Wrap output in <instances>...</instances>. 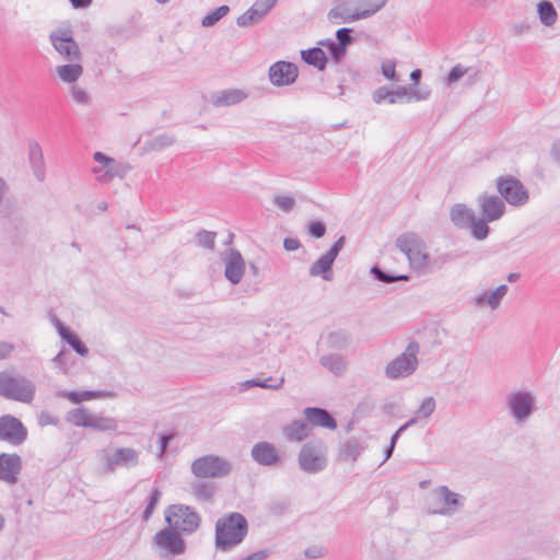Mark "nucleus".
<instances>
[{
    "instance_id": "nucleus-1",
    "label": "nucleus",
    "mask_w": 560,
    "mask_h": 560,
    "mask_svg": "<svg viewBox=\"0 0 560 560\" xmlns=\"http://www.w3.org/2000/svg\"><path fill=\"white\" fill-rule=\"evenodd\" d=\"M248 530L246 518L240 513H231L217 521L215 546L221 550H229L241 544Z\"/></svg>"
},
{
    "instance_id": "nucleus-2",
    "label": "nucleus",
    "mask_w": 560,
    "mask_h": 560,
    "mask_svg": "<svg viewBox=\"0 0 560 560\" xmlns=\"http://www.w3.org/2000/svg\"><path fill=\"white\" fill-rule=\"evenodd\" d=\"M396 247L407 256L409 266L418 272L430 269L431 257L425 242L413 232L399 235L395 242Z\"/></svg>"
},
{
    "instance_id": "nucleus-3",
    "label": "nucleus",
    "mask_w": 560,
    "mask_h": 560,
    "mask_svg": "<svg viewBox=\"0 0 560 560\" xmlns=\"http://www.w3.org/2000/svg\"><path fill=\"white\" fill-rule=\"evenodd\" d=\"M35 393L36 385L25 376L0 372V396L23 404H31Z\"/></svg>"
},
{
    "instance_id": "nucleus-4",
    "label": "nucleus",
    "mask_w": 560,
    "mask_h": 560,
    "mask_svg": "<svg viewBox=\"0 0 560 560\" xmlns=\"http://www.w3.org/2000/svg\"><path fill=\"white\" fill-rule=\"evenodd\" d=\"M165 521L180 535H191L200 527L201 516L189 505L172 504L165 510Z\"/></svg>"
},
{
    "instance_id": "nucleus-5",
    "label": "nucleus",
    "mask_w": 560,
    "mask_h": 560,
    "mask_svg": "<svg viewBox=\"0 0 560 560\" xmlns=\"http://www.w3.org/2000/svg\"><path fill=\"white\" fill-rule=\"evenodd\" d=\"M420 345L410 341L405 351L389 361L385 366V375L389 380H400L412 375L419 365Z\"/></svg>"
},
{
    "instance_id": "nucleus-6",
    "label": "nucleus",
    "mask_w": 560,
    "mask_h": 560,
    "mask_svg": "<svg viewBox=\"0 0 560 560\" xmlns=\"http://www.w3.org/2000/svg\"><path fill=\"white\" fill-rule=\"evenodd\" d=\"M300 468L307 474H317L327 466L326 447L320 440L306 442L299 452Z\"/></svg>"
},
{
    "instance_id": "nucleus-7",
    "label": "nucleus",
    "mask_w": 560,
    "mask_h": 560,
    "mask_svg": "<svg viewBox=\"0 0 560 560\" xmlns=\"http://www.w3.org/2000/svg\"><path fill=\"white\" fill-rule=\"evenodd\" d=\"M431 514L451 516L464 506L465 497L452 491L447 486H439L431 492Z\"/></svg>"
},
{
    "instance_id": "nucleus-8",
    "label": "nucleus",
    "mask_w": 560,
    "mask_h": 560,
    "mask_svg": "<svg viewBox=\"0 0 560 560\" xmlns=\"http://www.w3.org/2000/svg\"><path fill=\"white\" fill-rule=\"evenodd\" d=\"M152 545L163 559H173L186 551L182 535L168 526L153 536Z\"/></svg>"
},
{
    "instance_id": "nucleus-9",
    "label": "nucleus",
    "mask_w": 560,
    "mask_h": 560,
    "mask_svg": "<svg viewBox=\"0 0 560 560\" xmlns=\"http://www.w3.org/2000/svg\"><path fill=\"white\" fill-rule=\"evenodd\" d=\"M505 406L516 423H524L535 411V396L527 389L511 392L505 397Z\"/></svg>"
},
{
    "instance_id": "nucleus-10",
    "label": "nucleus",
    "mask_w": 560,
    "mask_h": 560,
    "mask_svg": "<svg viewBox=\"0 0 560 560\" xmlns=\"http://www.w3.org/2000/svg\"><path fill=\"white\" fill-rule=\"evenodd\" d=\"M231 470L230 462L217 455H205L191 463V472L197 478H221Z\"/></svg>"
},
{
    "instance_id": "nucleus-11",
    "label": "nucleus",
    "mask_w": 560,
    "mask_h": 560,
    "mask_svg": "<svg viewBox=\"0 0 560 560\" xmlns=\"http://www.w3.org/2000/svg\"><path fill=\"white\" fill-rule=\"evenodd\" d=\"M497 190L503 201L514 207H522L528 202L529 194L523 183L513 176L497 178Z\"/></svg>"
},
{
    "instance_id": "nucleus-12",
    "label": "nucleus",
    "mask_w": 560,
    "mask_h": 560,
    "mask_svg": "<svg viewBox=\"0 0 560 560\" xmlns=\"http://www.w3.org/2000/svg\"><path fill=\"white\" fill-rule=\"evenodd\" d=\"M346 243V237L340 236L330 249L320 256L311 267H310V276L311 277H322L325 281H331L334 278L332 273V265L335 259L337 258L340 250L343 248Z\"/></svg>"
},
{
    "instance_id": "nucleus-13",
    "label": "nucleus",
    "mask_w": 560,
    "mask_h": 560,
    "mask_svg": "<svg viewBox=\"0 0 560 560\" xmlns=\"http://www.w3.org/2000/svg\"><path fill=\"white\" fill-rule=\"evenodd\" d=\"M27 429L20 419L11 415L0 417V441L18 446L27 439Z\"/></svg>"
},
{
    "instance_id": "nucleus-14",
    "label": "nucleus",
    "mask_w": 560,
    "mask_h": 560,
    "mask_svg": "<svg viewBox=\"0 0 560 560\" xmlns=\"http://www.w3.org/2000/svg\"><path fill=\"white\" fill-rule=\"evenodd\" d=\"M387 1L388 0H378V2L372 4L370 9L354 12H350L345 5H337L329 10L327 16L334 24L354 22L374 15L386 5Z\"/></svg>"
},
{
    "instance_id": "nucleus-15",
    "label": "nucleus",
    "mask_w": 560,
    "mask_h": 560,
    "mask_svg": "<svg viewBox=\"0 0 560 560\" xmlns=\"http://www.w3.org/2000/svg\"><path fill=\"white\" fill-rule=\"evenodd\" d=\"M140 453L131 447L116 448L112 454L105 455L107 471H115L117 468H132L139 464Z\"/></svg>"
},
{
    "instance_id": "nucleus-16",
    "label": "nucleus",
    "mask_w": 560,
    "mask_h": 560,
    "mask_svg": "<svg viewBox=\"0 0 560 560\" xmlns=\"http://www.w3.org/2000/svg\"><path fill=\"white\" fill-rule=\"evenodd\" d=\"M54 48L70 62L79 61L81 52L79 45L68 32H54L50 34Z\"/></svg>"
},
{
    "instance_id": "nucleus-17",
    "label": "nucleus",
    "mask_w": 560,
    "mask_h": 560,
    "mask_svg": "<svg viewBox=\"0 0 560 560\" xmlns=\"http://www.w3.org/2000/svg\"><path fill=\"white\" fill-rule=\"evenodd\" d=\"M278 0H257L246 12L236 19L240 27H248L259 23L276 7Z\"/></svg>"
},
{
    "instance_id": "nucleus-18",
    "label": "nucleus",
    "mask_w": 560,
    "mask_h": 560,
    "mask_svg": "<svg viewBox=\"0 0 560 560\" xmlns=\"http://www.w3.org/2000/svg\"><path fill=\"white\" fill-rule=\"evenodd\" d=\"M269 80L275 86L290 85L299 75L298 67L289 61H277L269 68Z\"/></svg>"
},
{
    "instance_id": "nucleus-19",
    "label": "nucleus",
    "mask_w": 560,
    "mask_h": 560,
    "mask_svg": "<svg viewBox=\"0 0 560 560\" xmlns=\"http://www.w3.org/2000/svg\"><path fill=\"white\" fill-rule=\"evenodd\" d=\"M477 203L481 215L488 221H497L505 212V203L501 197L483 192L478 196Z\"/></svg>"
},
{
    "instance_id": "nucleus-20",
    "label": "nucleus",
    "mask_w": 560,
    "mask_h": 560,
    "mask_svg": "<svg viewBox=\"0 0 560 560\" xmlns=\"http://www.w3.org/2000/svg\"><path fill=\"white\" fill-rule=\"evenodd\" d=\"M250 455L253 460L261 466H275L280 462V455L276 446L266 441L254 444Z\"/></svg>"
},
{
    "instance_id": "nucleus-21",
    "label": "nucleus",
    "mask_w": 560,
    "mask_h": 560,
    "mask_svg": "<svg viewBox=\"0 0 560 560\" xmlns=\"http://www.w3.org/2000/svg\"><path fill=\"white\" fill-rule=\"evenodd\" d=\"M225 269L224 276L232 283L237 284L241 282L245 272V261L241 253L236 249H231L224 259Z\"/></svg>"
},
{
    "instance_id": "nucleus-22",
    "label": "nucleus",
    "mask_w": 560,
    "mask_h": 560,
    "mask_svg": "<svg viewBox=\"0 0 560 560\" xmlns=\"http://www.w3.org/2000/svg\"><path fill=\"white\" fill-rule=\"evenodd\" d=\"M306 422L310 427H322L329 430L337 428L335 418L324 408L307 407L303 410Z\"/></svg>"
},
{
    "instance_id": "nucleus-23",
    "label": "nucleus",
    "mask_w": 560,
    "mask_h": 560,
    "mask_svg": "<svg viewBox=\"0 0 560 560\" xmlns=\"http://www.w3.org/2000/svg\"><path fill=\"white\" fill-rule=\"evenodd\" d=\"M22 468V460L18 454L2 453L0 455V479L10 483L16 481Z\"/></svg>"
},
{
    "instance_id": "nucleus-24",
    "label": "nucleus",
    "mask_w": 560,
    "mask_h": 560,
    "mask_svg": "<svg viewBox=\"0 0 560 560\" xmlns=\"http://www.w3.org/2000/svg\"><path fill=\"white\" fill-rule=\"evenodd\" d=\"M28 163L38 182L46 178V164L40 144L36 140L28 141Z\"/></svg>"
},
{
    "instance_id": "nucleus-25",
    "label": "nucleus",
    "mask_w": 560,
    "mask_h": 560,
    "mask_svg": "<svg viewBox=\"0 0 560 560\" xmlns=\"http://www.w3.org/2000/svg\"><path fill=\"white\" fill-rule=\"evenodd\" d=\"M508 291L509 287L506 284H501L494 290L486 291L476 295L472 303L478 307L489 306L491 310H497Z\"/></svg>"
},
{
    "instance_id": "nucleus-26",
    "label": "nucleus",
    "mask_w": 560,
    "mask_h": 560,
    "mask_svg": "<svg viewBox=\"0 0 560 560\" xmlns=\"http://www.w3.org/2000/svg\"><path fill=\"white\" fill-rule=\"evenodd\" d=\"M248 97L247 92L241 89H226L212 95L211 103L215 107H226L240 104Z\"/></svg>"
},
{
    "instance_id": "nucleus-27",
    "label": "nucleus",
    "mask_w": 560,
    "mask_h": 560,
    "mask_svg": "<svg viewBox=\"0 0 560 560\" xmlns=\"http://www.w3.org/2000/svg\"><path fill=\"white\" fill-rule=\"evenodd\" d=\"M476 212L465 203H455L450 210V219L452 223L460 230H468L475 220Z\"/></svg>"
},
{
    "instance_id": "nucleus-28",
    "label": "nucleus",
    "mask_w": 560,
    "mask_h": 560,
    "mask_svg": "<svg viewBox=\"0 0 560 560\" xmlns=\"http://www.w3.org/2000/svg\"><path fill=\"white\" fill-rule=\"evenodd\" d=\"M52 324L55 325L59 336L67 341V343L81 357H86L89 354L88 347L80 340V338L70 330L67 326H65L57 317H54Z\"/></svg>"
},
{
    "instance_id": "nucleus-29",
    "label": "nucleus",
    "mask_w": 560,
    "mask_h": 560,
    "mask_svg": "<svg viewBox=\"0 0 560 560\" xmlns=\"http://www.w3.org/2000/svg\"><path fill=\"white\" fill-rule=\"evenodd\" d=\"M311 427L306 420H294L283 427L282 433L289 442H302L308 438Z\"/></svg>"
},
{
    "instance_id": "nucleus-30",
    "label": "nucleus",
    "mask_w": 560,
    "mask_h": 560,
    "mask_svg": "<svg viewBox=\"0 0 560 560\" xmlns=\"http://www.w3.org/2000/svg\"><path fill=\"white\" fill-rule=\"evenodd\" d=\"M364 446L357 439H349L340 445L339 458L342 462H355Z\"/></svg>"
},
{
    "instance_id": "nucleus-31",
    "label": "nucleus",
    "mask_w": 560,
    "mask_h": 560,
    "mask_svg": "<svg viewBox=\"0 0 560 560\" xmlns=\"http://www.w3.org/2000/svg\"><path fill=\"white\" fill-rule=\"evenodd\" d=\"M436 409L435 399L430 396L422 400L418 409L415 411V416L407 421V425H415L421 420H428Z\"/></svg>"
},
{
    "instance_id": "nucleus-32",
    "label": "nucleus",
    "mask_w": 560,
    "mask_h": 560,
    "mask_svg": "<svg viewBox=\"0 0 560 560\" xmlns=\"http://www.w3.org/2000/svg\"><path fill=\"white\" fill-rule=\"evenodd\" d=\"M319 363L335 375L343 374L348 366L347 360L340 354H325Z\"/></svg>"
},
{
    "instance_id": "nucleus-33",
    "label": "nucleus",
    "mask_w": 560,
    "mask_h": 560,
    "mask_svg": "<svg viewBox=\"0 0 560 560\" xmlns=\"http://www.w3.org/2000/svg\"><path fill=\"white\" fill-rule=\"evenodd\" d=\"M301 56L304 62L316 67L318 70H324L327 65V57L324 50L319 47H313L301 51Z\"/></svg>"
},
{
    "instance_id": "nucleus-34",
    "label": "nucleus",
    "mask_w": 560,
    "mask_h": 560,
    "mask_svg": "<svg viewBox=\"0 0 560 560\" xmlns=\"http://www.w3.org/2000/svg\"><path fill=\"white\" fill-rule=\"evenodd\" d=\"M56 73L65 83H74L83 73V67L80 63H68L58 66Z\"/></svg>"
},
{
    "instance_id": "nucleus-35",
    "label": "nucleus",
    "mask_w": 560,
    "mask_h": 560,
    "mask_svg": "<svg viewBox=\"0 0 560 560\" xmlns=\"http://www.w3.org/2000/svg\"><path fill=\"white\" fill-rule=\"evenodd\" d=\"M92 415L85 407H79L67 412L66 421L75 427L89 428Z\"/></svg>"
},
{
    "instance_id": "nucleus-36",
    "label": "nucleus",
    "mask_w": 560,
    "mask_h": 560,
    "mask_svg": "<svg viewBox=\"0 0 560 560\" xmlns=\"http://www.w3.org/2000/svg\"><path fill=\"white\" fill-rule=\"evenodd\" d=\"M108 394L102 390H82V392H68L62 390L59 393L60 397L67 398L73 404H80L85 400H91L95 398L106 397Z\"/></svg>"
},
{
    "instance_id": "nucleus-37",
    "label": "nucleus",
    "mask_w": 560,
    "mask_h": 560,
    "mask_svg": "<svg viewBox=\"0 0 560 560\" xmlns=\"http://www.w3.org/2000/svg\"><path fill=\"white\" fill-rule=\"evenodd\" d=\"M537 14L539 21L545 26H552L558 19V13L555 5L547 0H544L537 4Z\"/></svg>"
},
{
    "instance_id": "nucleus-38",
    "label": "nucleus",
    "mask_w": 560,
    "mask_h": 560,
    "mask_svg": "<svg viewBox=\"0 0 560 560\" xmlns=\"http://www.w3.org/2000/svg\"><path fill=\"white\" fill-rule=\"evenodd\" d=\"M89 428L100 432L116 431L118 429V422L113 417L93 413Z\"/></svg>"
},
{
    "instance_id": "nucleus-39",
    "label": "nucleus",
    "mask_w": 560,
    "mask_h": 560,
    "mask_svg": "<svg viewBox=\"0 0 560 560\" xmlns=\"http://www.w3.org/2000/svg\"><path fill=\"white\" fill-rule=\"evenodd\" d=\"M215 490L217 487L212 482L195 481L191 483V492L198 501H210Z\"/></svg>"
},
{
    "instance_id": "nucleus-40",
    "label": "nucleus",
    "mask_w": 560,
    "mask_h": 560,
    "mask_svg": "<svg viewBox=\"0 0 560 560\" xmlns=\"http://www.w3.org/2000/svg\"><path fill=\"white\" fill-rule=\"evenodd\" d=\"M175 143V137L171 133H161L147 140L144 148L147 151H162Z\"/></svg>"
},
{
    "instance_id": "nucleus-41",
    "label": "nucleus",
    "mask_w": 560,
    "mask_h": 560,
    "mask_svg": "<svg viewBox=\"0 0 560 560\" xmlns=\"http://www.w3.org/2000/svg\"><path fill=\"white\" fill-rule=\"evenodd\" d=\"M351 335L345 329L331 331L327 336V345L331 349L341 350L349 346Z\"/></svg>"
},
{
    "instance_id": "nucleus-42",
    "label": "nucleus",
    "mask_w": 560,
    "mask_h": 560,
    "mask_svg": "<svg viewBox=\"0 0 560 560\" xmlns=\"http://www.w3.org/2000/svg\"><path fill=\"white\" fill-rule=\"evenodd\" d=\"M488 220L481 215V218L475 217L472 223L469 225L468 230L470 231L471 236L477 241H483L489 235V226Z\"/></svg>"
},
{
    "instance_id": "nucleus-43",
    "label": "nucleus",
    "mask_w": 560,
    "mask_h": 560,
    "mask_svg": "<svg viewBox=\"0 0 560 560\" xmlns=\"http://www.w3.org/2000/svg\"><path fill=\"white\" fill-rule=\"evenodd\" d=\"M373 102L375 104L388 103L396 104L398 102L395 91L387 86H380L373 92Z\"/></svg>"
},
{
    "instance_id": "nucleus-44",
    "label": "nucleus",
    "mask_w": 560,
    "mask_h": 560,
    "mask_svg": "<svg viewBox=\"0 0 560 560\" xmlns=\"http://www.w3.org/2000/svg\"><path fill=\"white\" fill-rule=\"evenodd\" d=\"M230 12L229 5H220L214 10L210 11L201 21L203 27L213 26L218 21L224 18Z\"/></svg>"
},
{
    "instance_id": "nucleus-45",
    "label": "nucleus",
    "mask_w": 560,
    "mask_h": 560,
    "mask_svg": "<svg viewBox=\"0 0 560 560\" xmlns=\"http://www.w3.org/2000/svg\"><path fill=\"white\" fill-rule=\"evenodd\" d=\"M215 237H217L215 232H211V231H207V230H201V231L197 232L196 236H195L196 243L199 247L205 248V249H210V250H212L214 248Z\"/></svg>"
},
{
    "instance_id": "nucleus-46",
    "label": "nucleus",
    "mask_w": 560,
    "mask_h": 560,
    "mask_svg": "<svg viewBox=\"0 0 560 560\" xmlns=\"http://www.w3.org/2000/svg\"><path fill=\"white\" fill-rule=\"evenodd\" d=\"M92 172L96 175V179L100 183H110L117 175L116 166H96L93 167Z\"/></svg>"
},
{
    "instance_id": "nucleus-47",
    "label": "nucleus",
    "mask_w": 560,
    "mask_h": 560,
    "mask_svg": "<svg viewBox=\"0 0 560 560\" xmlns=\"http://www.w3.org/2000/svg\"><path fill=\"white\" fill-rule=\"evenodd\" d=\"M371 273L374 276V278L383 283H393V282H396V281H400V280H408V276H405V275H398V276H394V275H389L385 271H383L380 267L377 266H373L371 268Z\"/></svg>"
},
{
    "instance_id": "nucleus-48",
    "label": "nucleus",
    "mask_w": 560,
    "mask_h": 560,
    "mask_svg": "<svg viewBox=\"0 0 560 560\" xmlns=\"http://www.w3.org/2000/svg\"><path fill=\"white\" fill-rule=\"evenodd\" d=\"M161 497H162V492L160 491V489H158V488L152 489L149 500H148V504L142 514L143 521L147 522L150 520Z\"/></svg>"
},
{
    "instance_id": "nucleus-49",
    "label": "nucleus",
    "mask_w": 560,
    "mask_h": 560,
    "mask_svg": "<svg viewBox=\"0 0 560 560\" xmlns=\"http://www.w3.org/2000/svg\"><path fill=\"white\" fill-rule=\"evenodd\" d=\"M319 44L328 49L329 54L336 62H339L346 55V49H343L340 44L330 38L322 40Z\"/></svg>"
},
{
    "instance_id": "nucleus-50",
    "label": "nucleus",
    "mask_w": 560,
    "mask_h": 560,
    "mask_svg": "<svg viewBox=\"0 0 560 560\" xmlns=\"http://www.w3.org/2000/svg\"><path fill=\"white\" fill-rule=\"evenodd\" d=\"M469 71L468 67H464L462 63L455 65L448 72L445 82L451 85L462 79Z\"/></svg>"
},
{
    "instance_id": "nucleus-51",
    "label": "nucleus",
    "mask_w": 560,
    "mask_h": 560,
    "mask_svg": "<svg viewBox=\"0 0 560 560\" xmlns=\"http://www.w3.org/2000/svg\"><path fill=\"white\" fill-rule=\"evenodd\" d=\"M290 509V502L288 500H275L269 503L268 510L275 516L284 515Z\"/></svg>"
},
{
    "instance_id": "nucleus-52",
    "label": "nucleus",
    "mask_w": 560,
    "mask_h": 560,
    "mask_svg": "<svg viewBox=\"0 0 560 560\" xmlns=\"http://www.w3.org/2000/svg\"><path fill=\"white\" fill-rule=\"evenodd\" d=\"M10 195L9 184L3 177L0 176V217H5L7 212L3 210Z\"/></svg>"
},
{
    "instance_id": "nucleus-53",
    "label": "nucleus",
    "mask_w": 560,
    "mask_h": 560,
    "mask_svg": "<svg viewBox=\"0 0 560 560\" xmlns=\"http://www.w3.org/2000/svg\"><path fill=\"white\" fill-rule=\"evenodd\" d=\"M351 32L352 30L351 28H348V27H342V28H339L337 32H336V37H337V43L341 45V47L343 49L347 48V46L349 44H351L352 42V36H351Z\"/></svg>"
},
{
    "instance_id": "nucleus-54",
    "label": "nucleus",
    "mask_w": 560,
    "mask_h": 560,
    "mask_svg": "<svg viewBox=\"0 0 560 560\" xmlns=\"http://www.w3.org/2000/svg\"><path fill=\"white\" fill-rule=\"evenodd\" d=\"M283 383H284L283 377H280L278 380H275L271 376H269L265 380L258 378V387L266 388V389H279L282 387Z\"/></svg>"
},
{
    "instance_id": "nucleus-55",
    "label": "nucleus",
    "mask_w": 560,
    "mask_h": 560,
    "mask_svg": "<svg viewBox=\"0 0 560 560\" xmlns=\"http://www.w3.org/2000/svg\"><path fill=\"white\" fill-rule=\"evenodd\" d=\"M71 94L74 102L80 105H86L90 101L89 94L78 85L71 88Z\"/></svg>"
},
{
    "instance_id": "nucleus-56",
    "label": "nucleus",
    "mask_w": 560,
    "mask_h": 560,
    "mask_svg": "<svg viewBox=\"0 0 560 560\" xmlns=\"http://www.w3.org/2000/svg\"><path fill=\"white\" fill-rule=\"evenodd\" d=\"M430 96L428 88H410L409 101H425Z\"/></svg>"
},
{
    "instance_id": "nucleus-57",
    "label": "nucleus",
    "mask_w": 560,
    "mask_h": 560,
    "mask_svg": "<svg viewBox=\"0 0 560 560\" xmlns=\"http://www.w3.org/2000/svg\"><path fill=\"white\" fill-rule=\"evenodd\" d=\"M273 201L281 210L285 212L291 211L295 205L294 199L290 196H277Z\"/></svg>"
},
{
    "instance_id": "nucleus-58",
    "label": "nucleus",
    "mask_w": 560,
    "mask_h": 560,
    "mask_svg": "<svg viewBox=\"0 0 560 560\" xmlns=\"http://www.w3.org/2000/svg\"><path fill=\"white\" fill-rule=\"evenodd\" d=\"M308 233L315 238H320L326 233V225L322 221H312L308 224Z\"/></svg>"
},
{
    "instance_id": "nucleus-59",
    "label": "nucleus",
    "mask_w": 560,
    "mask_h": 560,
    "mask_svg": "<svg viewBox=\"0 0 560 560\" xmlns=\"http://www.w3.org/2000/svg\"><path fill=\"white\" fill-rule=\"evenodd\" d=\"M382 74L388 80H396V62L386 60L382 62Z\"/></svg>"
},
{
    "instance_id": "nucleus-60",
    "label": "nucleus",
    "mask_w": 560,
    "mask_h": 560,
    "mask_svg": "<svg viewBox=\"0 0 560 560\" xmlns=\"http://www.w3.org/2000/svg\"><path fill=\"white\" fill-rule=\"evenodd\" d=\"M59 422V419L48 411H42L38 416V423L42 427L45 425H57Z\"/></svg>"
},
{
    "instance_id": "nucleus-61",
    "label": "nucleus",
    "mask_w": 560,
    "mask_h": 560,
    "mask_svg": "<svg viewBox=\"0 0 560 560\" xmlns=\"http://www.w3.org/2000/svg\"><path fill=\"white\" fill-rule=\"evenodd\" d=\"M67 351L66 350H61L54 359H52V363L55 364V366H57L58 369H60L62 372H67L68 370V366H67V362H66V357H67Z\"/></svg>"
},
{
    "instance_id": "nucleus-62",
    "label": "nucleus",
    "mask_w": 560,
    "mask_h": 560,
    "mask_svg": "<svg viewBox=\"0 0 560 560\" xmlns=\"http://www.w3.org/2000/svg\"><path fill=\"white\" fill-rule=\"evenodd\" d=\"M304 553L310 559H317L325 555V549L319 546H312L306 548Z\"/></svg>"
},
{
    "instance_id": "nucleus-63",
    "label": "nucleus",
    "mask_w": 560,
    "mask_h": 560,
    "mask_svg": "<svg viewBox=\"0 0 560 560\" xmlns=\"http://www.w3.org/2000/svg\"><path fill=\"white\" fill-rule=\"evenodd\" d=\"M15 347L8 341H0V360H4L11 355Z\"/></svg>"
},
{
    "instance_id": "nucleus-64",
    "label": "nucleus",
    "mask_w": 560,
    "mask_h": 560,
    "mask_svg": "<svg viewBox=\"0 0 560 560\" xmlns=\"http://www.w3.org/2000/svg\"><path fill=\"white\" fill-rule=\"evenodd\" d=\"M94 160L103 166H116V161L102 152H95Z\"/></svg>"
}]
</instances>
